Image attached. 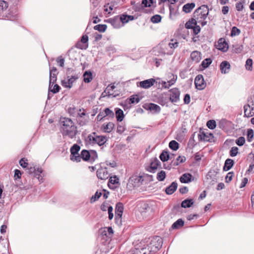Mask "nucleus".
Returning <instances> with one entry per match:
<instances>
[{
  "mask_svg": "<svg viewBox=\"0 0 254 254\" xmlns=\"http://www.w3.org/2000/svg\"><path fill=\"white\" fill-rule=\"evenodd\" d=\"M61 132L64 137L67 136L72 139L75 137L77 132V128L72 120L68 118H61Z\"/></svg>",
  "mask_w": 254,
  "mask_h": 254,
  "instance_id": "nucleus-1",
  "label": "nucleus"
},
{
  "mask_svg": "<svg viewBox=\"0 0 254 254\" xmlns=\"http://www.w3.org/2000/svg\"><path fill=\"white\" fill-rule=\"evenodd\" d=\"M107 141V138L106 136L98 135L95 132L88 134L85 140L86 145L92 146L96 144L101 146L104 145Z\"/></svg>",
  "mask_w": 254,
  "mask_h": 254,
  "instance_id": "nucleus-2",
  "label": "nucleus"
},
{
  "mask_svg": "<svg viewBox=\"0 0 254 254\" xmlns=\"http://www.w3.org/2000/svg\"><path fill=\"white\" fill-rule=\"evenodd\" d=\"M150 210V207L147 203L143 202L138 203L135 210L137 219L139 221H141L142 219L147 216Z\"/></svg>",
  "mask_w": 254,
  "mask_h": 254,
  "instance_id": "nucleus-3",
  "label": "nucleus"
},
{
  "mask_svg": "<svg viewBox=\"0 0 254 254\" xmlns=\"http://www.w3.org/2000/svg\"><path fill=\"white\" fill-rule=\"evenodd\" d=\"M115 28H119L127 23V13L125 12L121 15H117L107 20Z\"/></svg>",
  "mask_w": 254,
  "mask_h": 254,
  "instance_id": "nucleus-4",
  "label": "nucleus"
},
{
  "mask_svg": "<svg viewBox=\"0 0 254 254\" xmlns=\"http://www.w3.org/2000/svg\"><path fill=\"white\" fill-rule=\"evenodd\" d=\"M209 13L208 6L205 5H202L197 8L193 13V17H194L198 22H200L202 20H205Z\"/></svg>",
  "mask_w": 254,
  "mask_h": 254,
  "instance_id": "nucleus-5",
  "label": "nucleus"
},
{
  "mask_svg": "<svg viewBox=\"0 0 254 254\" xmlns=\"http://www.w3.org/2000/svg\"><path fill=\"white\" fill-rule=\"evenodd\" d=\"M8 4L7 1L5 0H0V16L2 17H6L8 20H14L17 15L16 13L10 14L9 13H7L6 10L8 8Z\"/></svg>",
  "mask_w": 254,
  "mask_h": 254,
  "instance_id": "nucleus-6",
  "label": "nucleus"
},
{
  "mask_svg": "<svg viewBox=\"0 0 254 254\" xmlns=\"http://www.w3.org/2000/svg\"><path fill=\"white\" fill-rule=\"evenodd\" d=\"M79 111V113L75 117L76 118L77 123L80 126H85L89 122V116L83 108L80 109Z\"/></svg>",
  "mask_w": 254,
  "mask_h": 254,
  "instance_id": "nucleus-7",
  "label": "nucleus"
},
{
  "mask_svg": "<svg viewBox=\"0 0 254 254\" xmlns=\"http://www.w3.org/2000/svg\"><path fill=\"white\" fill-rule=\"evenodd\" d=\"M101 238L105 240V242L109 243L114 234L113 229L111 227L102 228L99 229Z\"/></svg>",
  "mask_w": 254,
  "mask_h": 254,
  "instance_id": "nucleus-8",
  "label": "nucleus"
},
{
  "mask_svg": "<svg viewBox=\"0 0 254 254\" xmlns=\"http://www.w3.org/2000/svg\"><path fill=\"white\" fill-rule=\"evenodd\" d=\"M80 74H74L66 76V78L62 80L61 81V85L67 88H71L72 87L73 84L79 78Z\"/></svg>",
  "mask_w": 254,
  "mask_h": 254,
  "instance_id": "nucleus-9",
  "label": "nucleus"
},
{
  "mask_svg": "<svg viewBox=\"0 0 254 254\" xmlns=\"http://www.w3.org/2000/svg\"><path fill=\"white\" fill-rule=\"evenodd\" d=\"M166 47L167 45L165 44L162 43L153 50V53L155 56L172 54V51H167V48Z\"/></svg>",
  "mask_w": 254,
  "mask_h": 254,
  "instance_id": "nucleus-10",
  "label": "nucleus"
},
{
  "mask_svg": "<svg viewBox=\"0 0 254 254\" xmlns=\"http://www.w3.org/2000/svg\"><path fill=\"white\" fill-rule=\"evenodd\" d=\"M166 93H168L169 98L171 102L176 103L179 101L180 92L178 88H172Z\"/></svg>",
  "mask_w": 254,
  "mask_h": 254,
  "instance_id": "nucleus-11",
  "label": "nucleus"
},
{
  "mask_svg": "<svg viewBox=\"0 0 254 254\" xmlns=\"http://www.w3.org/2000/svg\"><path fill=\"white\" fill-rule=\"evenodd\" d=\"M156 80L154 78L146 79L137 83V86L144 89H148L152 86Z\"/></svg>",
  "mask_w": 254,
  "mask_h": 254,
  "instance_id": "nucleus-12",
  "label": "nucleus"
},
{
  "mask_svg": "<svg viewBox=\"0 0 254 254\" xmlns=\"http://www.w3.org/2000/svg\"><path fill=\"white\" fill-rule=\"evenodd\" d=\"M194 84L196 89L202 90L206 86V83L204 82L203 77L201 74L197 75L194 80Z\"/></svg>",
  "mask_w": 254,
  "mask_h": 254,
  "instance_id": "nucleus-13",
  "label": "nucleus"
},
{
  "mask_svg": "<svg viewBox=\"0 0 254 254\" xmlns=\"http://www.w3.org/2000/svg\"><path fill=\"white\" fill-rule=\"evenodd\" d=\"M96 175L99 179L102 180H105L109 177L107 168H100L98 169L96 172Z\"/></svg>",
  "mask_w": 254,
  "mask_h": 254,
  "instance_id": "nucleus-14",
  "label": "nucleus"
},
{
  "mask_svg": "<svg viewBox=\"0 0 254 254\" xmlns=\"http://www.w3.org/2000/svg\"><path fill=\"white\" fill-rule=\"evenodd\" d=\"M129 183H131L133 187L139 186L143 181L141 176L133 175L130 177Z\"/></svg>",
  "mask_w": 254,
  "mask_h": 254,
  "instance_id": "nucleus-15",
  "label": "nucleus"
},
{
  "mask_svg": "<svg viewBox=\"0 0 254 254\" xmlns=\"http://www.w3.org/2000/svg\"><path fill=\"white\" fill-rule=\"evenodd\" d=\"M198 137L200 141L211 142L213 138V135L211 133L202 131L200 132Z\"/></svg>",
  "mask_w": 254,
  "mask_h": 254,
  "instance_id": "nucleus-16",
  "label": "nucleus"
},
{
  "mask_svg": "<svg viewBox=\"0 0 254 254\" xmlns=\"http://www.w3.org/2000/svg\"><path fill=\"white\" fill-rule=\"evenodd\" d=\"M119 185V179L117 176L111 177L109 180L108 186L112 190H115Z\"/></svg>",
  "mask_w": 254,
  "mask_h": 254,
  "instance_id": "nucleus-17",
  "label": "nucleus"
},
{
  "mask_svg": "<svg viewBox=\"0 0 254 254\" xmlns=\"http://www.w3.org/2000/svg\"><path fill=\"white\" fill-rule=\"evenodd\" d=\"M88 37L84 35L81 37V42L77 43V47L81 50H85L88 48Z\"/></svg>",
  "mask_w": 254,
  "mask_h": 254,
  "instance_id": "nucleus-18",
  "label": "nucleus"
},
{
  "mask_svg": "<svg viewBox=\"0 0 254 254\" xmlns=\"http://www.w3.org/2000/svg\"><path fill=\"white\" fill-rule=\"evenodd\" d=\"M217 48L219 50L225 52L227 51L229 46L228 43L224 38H220L218 41Z\"/></svg>",
  "mask_w": 254,
  "mask_h": 254,
  "instance_id": "nucleus-19",
  "label": "nucleus"
},
{
  "mask_svg": "<svg viewBox=\"0 0 254 254\" xmlns=\"http://www.w3.org/2000/svg\"><path fill=\"white\" fill-rule=\"evenodd\" d=\"M168 93L166 92L161 94L158 98V102L161 105H167L170 101Z\"/></svg>",
  "mask_w": 254,
  "mask_h": 254,
  "instance_id": "nucleus-20",
  "label": "nucleus"
},
{
  "mask_svg": "<svg viewBox=\"0 0 254 254\" xmlns=\"http://www.w3.org/2000/svg\"><path fill=\"white\" fill-rule=\"evenodd\" d=\"M160 164V162L156 158L151 162L150 165L147 168V170L150 172L154 173Z\"/></svg>",
  "mask_w": 254,
  "mask_h": 254,
  "instance_id": "nucleus-21",
  "label": "nucleus"
},
{
  "mask_svg": "<svg viewBox=\"0 0 254 254\" xmlns=\"http://www.w3.org/2000/svg\"><path fill=\"white\" fill-rule=\"evenodd\" d=\"M143 107L145 109L155 111L156 112H159L161 110L160 107L158 105L153 103L146 104H144Z\"/></svg>",
  "mask_w": 254,
  "mask_h": 254,
  "instance_id": "nucleus-22",
  "label": "nucleus"
},
{
  "mask_svg": "<svg viewBox=\"0 0 254 254\" xmlns=\"http://www.w3.org/2000/svg\"><path fill=\"white\" fill-rule=\"evenodd\" d=\"M170 14L169 16L171 19H173L176 16L179 14V6L172 5H169Z\"/></svg>",
  "mask_w": 254,
  "mask_h": 254,
  "instance_id": "nucleus-23",
  "label": "nucleus"
},
{
  "mask_svg": "<svg viewBox=\"0 0 254 254\" xmlns=\"http://www.w3.org/2000/svg\"><path fill=\"white\" fill-rule=\"evenodd\" d=\"M151 245L155 247L156 250L158 251L161 249L162 246V240L160 237H157L156 239L151 241Z\"/></svg>",
  "mask_w": 254,
  "mask_h": 254,
  "instance_id": "nucleus-24",
  "label": "nucleus"
},
{
  "mask_svg": "<svg viewBox=\"0 0 254 254\" xmlns=\"http://www.w3.org/2000/svg\"><path fill=\"white\" fill-rule=\"evenodd\" d=\"M220 68L222 73H227L229 71L230 64L227 61H223L221 63Z\"/></svg>",
  "mask_w": 254,
  "mask_h": 254,
  "instance_id": "nucleus-25",
  "label": "nucleus"
},
{
  "mask_svg": "<svg viewBox=\"0 0 254 254\" xmlns=\"http://www.w3.org/2000/svg\"><path fill=\"white\" fill-rule=\"evenodd\" d=\"M178 184L176 182H174L166 189V193L167 194H172L177 190Z\"/></svg>",
  "mask_w": 254,
  "mask_h": 254,
  "instance_id": "nucleus-26",
  "label": "nucleus"
},
{
  "mask_svg": "<svg viewBox=\"0 0 254 254\" xmlns=\"http://www.w3.org/2000/svg\"><path fill=\"white\" fill-rule=\"evenodd\" d=\"M115 114L118 122H122L125 117L123 111L118 108H115Z\"/></svg>",
  "mask_w": 254,
  "mask_h": 254,
  "instance_id": "nucleus-27",
  "label": "nucleus"
},
{
  "mask_svg": "<svg viewBox=\"0 0 254 254\" xmlns=\"http://www.w3.org/2000/svg\"><path fill=\"white\" fill-rule=\"evenodd\" d=\"M190 57L193 62L197 63L201 60V53L197 51H193L191 53Z\"/></svg>",
  "mask_w": 254,
  "mask_h": 254,
  "instance_id": "nucleus-28",
  "label": "nucleus"
},
{
  "mask_svg": "<svg viewBox=\"0 0 254 254\" xmlns=\"http://www.w3.org/2000/svg\"><path fill=\"white\" fill-rule=\"evenodd\" d=\"M195 4L194 3H188L185 4L183 7V11L186 13H190L194 8Z\"/></svg>",
  "mask_w": 254,
  "mask_h": 254,
  "instance_id": "nucleus-29",
  "label": "nucleus"
},
{
  "mask_svg": "<svg viewBox=\"0 0 254 254\" xmlns=\"http://www.w3.org/2000/svg\"><path fill=\"white\" fill-rule=\"evenodd\" d=\"M192 175L189 173L184 174L180 178V181L182 183H188L191 182Z\"/></svg>",
  "mask_w": 254,
  "mask_h": 254,
  "instance_id": "nucleus-30",
  "label": "nucleus"
},
{
  "mask_svg": "<svg viewBox=\"0 0 254 254\" xmlns=\"http://www.w3.org/2000/svg\"><path fill=\"white\" fill-rule=\"evenodd\" d=\"M83 81L85 83H89L92 80V73L89 70L85 71L83 75Z\"/></svg>",
  "mask_w": 254,
  "mask_h": 254,
  "instance_id": "nucleus-31",
  "label": "nucleus"
},
{
  "mask_svg": "<svg viewBox=\"0 0 254 254\" xmlns=\"http://www.w3.org/2000/svg\"><path fill=\"white\" fill-rule=\"evenodd\" d=\"M124 211V205L122 203L118 202L117 203L115 208V215L117 216L123 215Z\"/></svg>",
  "mask_w": 254,
  "mask_h": 254,
  "instance_id": "nucleus-32",
  "label": "nucleus"
},
{
  "mask_svg": "<svg viewBox=\"0 0 254 254\" xmlns=\"http://www.w3.org/2000/svg\"><path fill=\"white\" fill-rule=\"evenodd\" d=\"M234 162L231 159H227L226 160L224 164V166H223V170L227 171L229 170L234 165Z\"/></svg>",
  "mask_w": 254,
  "mask_h": 254,
  "instance_id": "nucleus-33",
  "label": "nucleus"
},
{
  "mask_svg": "<svg viewBox=\"0 0 254 254\" xmlns=\"http://www.w3.org/2000/svg\"><path fill=\"white\" fill-rule=\"evenodd\" d=\"M80 108H77L74 106L69 107L67 109L68 114L73 117H75L76 115L79 113Z\"/></svg>",
  "mask_w": 254,
  "mask_h": 254,
  "instance_id": "nucleus-34",
  "label": "nucleus"
},
{
  "mask_svg": "<svg viewBox=\"0 0 254 254\" xmlns=\"http://www.w3.org/2000/svg\"><path fill=\"white\" fill-rule=\"evenodd\" d=\"M179 43L176 40L172 39L171 41L167 44V46L170 48V50L167 49L168 51H172L173 53L174 49L178 47Z\"/></svg>",
  "mask_w": 254,
  "mask_h": 254,
  "instance_id": "nucleus-35",
  "label": "nucleus"
},
{
  "mask_svg": "<svg viewBox=\"0 0 254 254\" xmlns=\"http://www.w3.org/2000/svg\"><path fill=\"white\" fill-rule=\"evenodd\" d=\"M80 156L81 159H82L84 161H88L90 162V154L89 153V151L85 149L82 150L80 153Z\"/></svg>",
  "mask_w": 254,
  "mask_h": 254,
  "instance_id": "nucleus-36",
  "label": "nucleus"
},
{
  "mask_svg": "<svg viewBox=\"0 0 254 254\" xmlns=\"http://www.w3.org/2000/svg\"><path fill=\"white\" fill-rule=\"evenodd\" d=\"M197 21L193 17L186 22L185 27L187 29H192L196 25Z\"/></svg>",
  "mask_w": 254,
  "mask_h": 254,
  "instance_id": "nucleus-37",
  "label": "nucleus"
},
{
  "mask_svg": "<svg viewBox=\"0 0 254 254\" xmlns=\"http://www.w3.org/2000/svg\"><path fill=\"white\" fill-rule=\"evenodd\" d=\"M43 172V169L41 168L37 167L36 172L34 173L32 175L36 178L39 182H43V178L42 177L41 174Z\"/></svg>",
  "mask_w": 254,
  "mask_h": 254,
  "instance_id": "nucleus-38",
  "label": "nucleus"
},
{
  "mask_svg": "<svg viewBox=\"0 0 254 254\" xmlns=\"http://www.w3.org/2000/svg\"><path fill=\"white\" fill-rule=\"evenodd\" d=\"M49 84V91H51L54 94H56L59 92L61 89L60 86L58 84Z\"/></svg>",
  "mask_w": 254,
  "mask_h": 254,
  "instance_id": "nucleus-39",
  "label": "nucleus"
},
{
  "mask_svg": "<svg viewBox=\"0 0 254 254\" xmlns=\"http://www.w3.org/2000/svg\"><path fill=\"white\" fill-rule=\"evenodd\" d=\"M193 203V201L192 199H186L183 200L181 203V206L183 208L190 207Z\"/></svg>",
  "mask_w": 254,
  "mask_h": 254,
  "instance_id": "nucleus-40",
  "label": "nucleus"
},
{
  "mask_svg": "<svg viewBox=\"0 0 254 254\" xmlns=\"http://www.w3.org/2000/svg\"><path fill=\"white\" fill-rule=\"evenodd\" d=\"M184 224V221L181 219H179L173 224L172 228L173 229H178L179 228L183 226Z\"/></svg>",
  "mask_w": 254,
  "mask_h": 254,
  "instance_id": "nucleus-41",
  "label": "nucleus"
},
{
  "mask_svg": "<svg viewBox=\"0 0 254 254\" xmlns=\"http://www.w3.org/2000/svg\"><path fill=\"white\" fill-rule=\"evenodd\" d=\"M80 149V146L77 144H74L71 148H70V155H76L78 154V152Z\"/></svg>",
  "mask_w": 254,
  "mask_h": 254,
  "instance_id": "nucleus-42",
  "label": "nucleus"
},
{
  "mask_svg": "<svg viewBox=\"0 0 254 254\" xmlns=\"http://www.w3.org/2000/svg\"><path fill=\"white\" fill-rule=\"evenodd\" d=\"M176 78H173V79H171L170 80L165 82L164 81L162 83V86L165 88H169L171 85H173L176 80Z\"/></svg>",
  "mask_w": 254,
  "mask_h": 254,
  "instance_id": "nucleus-43",
  "label": "nucleus"
},
{
  "mask_svg": "<svg viewBox=\"0 0 254 254\" xmlns=\"http://www.w3.org/2000/svg\"><path fill=\"white\" fill-rule=\"evenodd\" d=\"M169 146L172 150L176 151L178 149L179 144L175 140H172L169 142Z\"/></svg>",
  "mask_w": 254,
  "mask_h": 254,
  "instance_id": "nucleus-44",
  "label": "nucleus"
},
{
  "mask_svg": "<svg viewBox=\"0 0 254 254\" xmlns=\"http://www.w3.org/2000/svg\"><path fill=\"white\" fill-rule=\"evenodd\" d=\"M243 47L240 44H235L233 45L232 51L235 53H240L243 51Z\"/></svg>",
  "mask_w": 254,
  "mask_h": 254,
  "instance_id": "nucleus-45",
  "label": "nucleus"
},
{
  "mask_svg": "<svg viewBox=\"0 0 254 254\" xmlns=\"http://www.w3.org/2000/svg\"><path fill=\"white\" fill-rule=\"evenodd\" d=\"M107 27V26L106 24H98L94 27V29L100 32H104L106 31Z\"/></svg>",
  "mask_w": 254,
  "mask_h": 254,
  "instance_id": "nucleus-46",
  "label": "nucleus"
},
{
  "mask_svg": "<svg viewBox=\"0 0 254 254\" xmlns=\"http://www.w3.org/2000/svg\"><path fill=\"white\" fill-rule=\"evenodd\" d=\"M160 159L162 162H165L169 160V154L168 152L163 151L160 155Z\"/></svg>",
  "mask_w": 254,
  "mask_h": 254,
  "instance_id": "nucleus-47",
  "label": "nucleus"
},
{
  "mask_svg": "<svg viewBox=\"0 0 254 254\" xmlns=\"http://www.w3.org/2000/svg\"><path fill=\"white\" fill-rule=\"evenodd\" d=\"M114 125L112 123H109L106 125H103L104 131L106 132H110L113 127Z\"/></svg>",
  "mask_w": 254,
  "mask_h": 254,
  "instance_id": "nucleus-48",
  "label": "nucleus"
},
{
  "mask_svg": "<svg viewBox=\"0 0 254 254\" xmlns=\"http://www.w3.org/2000/svg\"><path fill=\"white\" fill-rule=\"evenodd\" d=\"M89 153L90 154V162L92 163L98 158V154L96 151L94 150H90Z\"/></svg>",
  "mask_w": 254,
  "mask_h": 254,
  "instance_id": "nucleus-49",
  "label": "nucleus"
},
{
  "mask_svg": "<svg viewBox=\"0 0 254 254\" xmlns=\"http://www.w3.org/2000/svg\"><path fill=\"white\" fill-rule=\"evenodd\" d=\"M166 178V173L164 171H161L157 175V179L159 181H163Z\"/></svg>",
  "mask_w": 254,
  "mask_h": 254,
  "instance_id": "nucleus-50",
  "label": "nucleus"
},
{
  "mask_svg": "<svg viewBox=\"0 0 254 254\" xmlns=\"http://www.w3.org/2000/svg\"><path fill=\"white\" fill-rule=\"evenodd\" d=\"M154 2V0H142L141 4L144 7H151Z\"/></svg>",
  "mask_w": 254,
  "mask_h": 254,
  "instance_id": "nucleus-51",
  "label": "nucleus"
},
{
  "mask_svg": "<svg viewBox=\"0 0 254 254\" xmlns=\"http://www.w3.org/2000/svg\"><path fill=\"white\" fill-rule=\"evenodd\" d=\"M58 73H50L49 84H54L57 80V75Z\"/></svg>",
  "mask_w": 254,
  "mask_h": 254,
  "instance_id": "nucleus-52",
  "label": "nucleus"
},
{
  "mask_svg": "<svg viewBox=\"0 0 254 254\" xmlns=\"http://www.w3.org/2000/svg\"><path fill=\"white\" fill-rule=\"evenodd\" d=\"M105 116H108L109 118H113L114 117L115 114L113 111L111 110L109 108H106L104 110Z\"/></svg>",
  "mask_w": 254,
  "mask_h": 254,
  "instance_id": "nucleus-53",
  "label": "nucleus"
},
{
  "mask_svg": "<svg viewBox=\"0 0 254 254\" xmlns=\"http://www.w3.org/2000/svg\"><path fill=\"white\" fill-rule=\"evenodd\" d=\"M241 33V30L237 27L234 26L232 27L231 31V36L232 37L239 35Z\"/></svg>",
  "mask_w": 254,
  "mask_h": 254,
  "instance_id": "nucleus-54",
  "label": "nucleus"
},
{
  "mask_svg": "<svg viewBox=\"0 0 254 254\" xmlns=\"http://www.w3.org/2000/svg\"><path fill=\"white\" fill-rule=\"evenodd\" d=\"M212 60L210 58H207L205 60H204L202 63H201V66L204 68H205L211 64Z\"/></svg>",
  "mask_w": 254,
  "mask_h": 254,
  "instance_id": "nucleus-55",
  "label": "nucleus"
},
{
  "mask_svg": "<svg viewBox=\"0 0 254 254\" xmlns=\"http://www.w3.org/2000/svg\"><path fill=\"white\" fill-rule=\"evenodd\" d=\"M140 100V99L138 97V95H134L130 97L129 99V103H138Z\"/></svg>",
  "mask_w": 254,
  "mask_h": 254,
  "instance_id": "nucleus-56",
  "label": "nucleus"
},
{
  "mask_svg": "<svg viewBox=\"0 0 254 254\" xmlns=\"http://www.w3.org/2000/svg\"><path fill=\"white\" fill-rule=\"evenodd\" d=\"M206 126L209 128L211 129H214L216 126V122L213 120H209L207 122Z\"/></svg>",
  "mask_w": 254,
  "mask_h": 254,
  "instance_id": "nucleus-57",
  "label": "nucleus"
},
{
  "mask_svg": "<svg viewBox=\"0 0 254 254\" xmlns=\"http://www.w3.org/2000/svg\"><path fill=\"white\" fill-rule=\"evenodd\" d=\"M245 66L247 69L251 71L253 69V60L248 59L246 61Z\"/></svg>",
  "mask_w": 254,
  "mask_h": 254,
  "instance_id": "nucleus-58",
  "label": "nucleus"
},
{
  "mask_svg": "<svg viewBox=\"0 0 254 254\" xmlns=\"http://www.w3.org/2000/svg\"><path fill=\"white\" fill-rule=\"evenodd\" d=\"M161 18L162 17L160 15L156 14L151 18V21L154 23H157L161 21Z\"/></svg>",
  "mask_w": 254,
  "mask_h": 254,
  "instance_id": "nucleus-59",
  "label": "nucleus"
},
{
  "mask_svg": "<svg viewBox=\"0 0 254 254\" xmlns=\"http://www.w3.org/2000/svg\"><path fill=\"white\" fill-rule=\"evenodd\" d=\"M102 195L101 192H98L97 191L95 194L92 196L90 201L91 203H93L98 199Z\"/></svg>",
  "mask_w": 254,
  "mask_h": 254,
  "instance_id": "nucleus-60",
  "label": "nucleus"
},
{
  "mask_svg": "<svg viewBox=\"0 0 254 254\" xmlns=\"http://www.w3.org/2000/svg\"><path fill=\"white\" fill-rule=\"evenodd\" d=\"M244 3L245 0H241L236 3V8L238 11H241L243 9Z\"/></svg>",
  "mask_w": 254,
  "mask_h": 254,
  "instance_id": "nucleus-61",
  "label": "nucleus"
},
{
  "mask_svg": "<svg viewBox=\"0 0 254 254\" xmlns=\"http://www.w3.org/2000/svg\"><path fill=\"white\" fill-rule=\"evenodd\" d=\"M70 160L73 161H76L77 162H79L81 161V157L80 154H77L76 155H70Z\"/></svg>",
  "mask_w": 254,
  "mask_h": 254,
  "instance_id": "nucleus-62",
  "label": "nucleus"
},
{
  "mask_svg": "<svg viewBox=\"0 0 254 254\" xmlns=\"http://www.w3.org/2000/svg\"><path fill=\"white\" fill-rule=\"evenodd\" d=\"M56 61L58 65L60 67H64V60L62 56L58 57L56 59Z\"/></svg>",
  "mask_w": 254,
  "mask_h": 254,
  "instance_id": "nucleus-63",
  "label": "nucleus"
},
{
  "mask_svg": "<svg viewBox=\"0 0 254 254\" xmlns=\"http://www.w3.org/2000/svg\"><path fill=\"white\" fill-rule=\"evenodd\" d=\"M228 122L227 120L223 119L219 121V127L220 128L223 129L227 125Z\"/></svg>",
  "mask_w": 254,
  "mask_h": 254,
  "instance_id": "nucleus-64",
  "label": "nucleus"
}]
</instances>
